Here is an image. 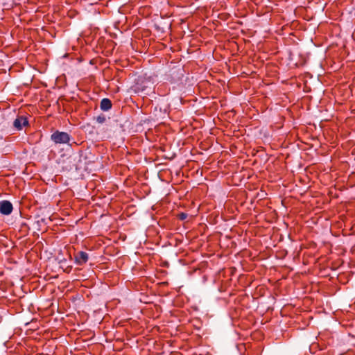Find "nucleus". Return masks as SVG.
Returning a JSON list of instances; mask_svg holds the SVG:
<instances>
[{
    "mask_svg": "<svg viewBox=\"0 0 355 355\" xmlns=\"http://www.w3.org/2000/svg\"><path fill=\"white\" fill-rule=\"evenodd\" d=\"M51 139L56 144H65L69 142L70 135L67 132L57 130L51 135Z\"/></svg>",
    "mask_w": 355,
    "mask_h": 355,
    "instance_id": "1",
    "label": "nucleus"
},
{
    "mask_svg": "<svg viewBox=\"0 0 355 355\" xmlns=\"http://www.w3.org/2000/svg\"><path fill=\"white\" fill-rule=\"evenodd\" d=\"M13 207L12 203L8 200L0 201V213L3 215H9L12 213Z\"/></svg>",
    "mask_w": 355,
    "mask_h": 355,
    "instance_id": "2",
    "label": "nucleus"
},
{
    "mask_svg": "<svg viewBox=\"0 0 355 355\" xmlns=\"http://www.w3.org/2000/svg\"><path fill=\"white\" fill-rule=\"evenodd\" d=\"M28 125V119L24 116H18L13 122V125L17 130H21L24 127Z\"/></svg>",
    "mask_w": 355,
    "mask_h": 355,
    "instance_id": "3",
    "label": "nucleus"
},
{
    "mask_svg": "<svg viewBox=\"0 0 355 355\" xmlns=\"http://www.w3.org/2000/svg\"><path fill=\"white\" fill-rule=\"evenodd\" d=\"M88 259V254L83 251L78 252L75 256L76 263L80 266L86 263Z\"/></svg>",
    "mask_w": 355,
    "mask_h": 355,
    "instance_id": "4",
    "label": "nucleus"
},
{
    "mask_svg": "<svg viewBox=\"0 0 355 355\" xmlns=\"http://www.w3.org/2000/svg\"><path fill=\"white\" fill-rule=\"evenodd\" d=\"M112 102L109 98H103L101 101L100 107L103 111H108L112 107Z\"/></svg>",
    "mask_w": 355,
    "mask_h": 355,
    "instance_id": "5",
    "label": "nucleus"
},
{
    "mask_svg": "<svg viewBox=\"0 0 355 355\" xmlns=\"http://www.w3.org/2000/svg\"><path fill=\"white\" fill-rule=\"evenodd\" d=\"M187 214L182 212L178 215L179 219L183 220H185L187 218Z\"/></svg>",
    "mask_w": 355,
    "mask_h": 355,
    "instance_id": "6",
    "label": "nucleus"
},
{
    "mask_svg": "<svg viewBox=\"0 0 355 355\" xmlns=\"http://www.w3.org/2000/svg\"><path fill=\"white\" fill-rule=\"evenodd\" d=\"M143 90H144V89H143V88H142V89H140V88L139 87V85H136V86H135V92H141V91H143Z\"/></svg>",
    "mask_w": 355,
    "mask_h": 355,
    "instance_id": "7",
    "label": "nucleus"
}]
</instances>
